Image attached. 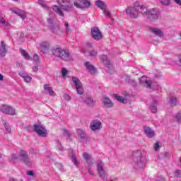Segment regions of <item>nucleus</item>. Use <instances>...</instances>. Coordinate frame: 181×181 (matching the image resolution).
<instances>
[{"mask_svg":"<svg viewBox=\"0 0 181 181\" xmlns=\"http://www.w3.org/2000/svg\"><path fill=\"white\" fill-rule=\"evenodd\" d=\"M24 81H25L26 83H30L32 81V77H30V76H25L23 78Z\"/></svg>","mask_w":181,"mask_h":181,"instance_id":"42","label":"nucleus"},{"mask_svg":"<svg viewBox=\"0 0 181 181\" xmlns=\"http://www.w3.org/2000/svg\"><path fill=\"white\" fill-rule=\"evenodd\" d=\"M72 8H73V6H69V5H66V6L61 5V7H59V6H56V5H54L52 6V8L53 9V11H54L56 13L59 15V16H64V13H63V11H62V9H63L64 11H71Z\"/></svg>","mask_w":181,"mask_h":181,"instance_id":"6","label":"nucleus"},{"mask_svg":"<svg viewBox=\"0 0 181 181\" xmlns=\"http://www.w3.org/2000/svg\"><path fill=\"white\" fill-rule=\"evenodd\" d=\"M64 98L65 100H66V101H70V100H71V98L70 97V95L67 94H64Z\"/></svg>","mask_w":181,"mask_h":181,"instance_id":"50","label":"nucleus"},{"mask_svg":"<svg viewBox=\"0 0 181 181\" xmlns=\"http://www.w3.org/2000/svg\"><path fill=\"white\" fill-rule=\"evenodd\" d=\"M0 81H4V75L0 74Z\"/></svg>","mask_w":181,"mask_h":181,"instance_id":"60","label":"nucleus"},{"mask_svg":"<svg viewBox=\"0 0 181 181\" xmlns=\"http://www.w3.org/2000/svg\"><path fill=\"white\" fill-rule=\"evenodd\" d=\"M95 5L99 8V9H101L102 11L105 9V8H107V4L105 2L101 1V0H97L95 1Z\"/></svg>","mask_w":181,"mask_h":181,"instance_id":"27","label":"nucleus"},{"mask_svg":"<svg viewBox=\"0 0 181 181\" xmlns=\"http://www.w3.org/2000/svg\"><path fill=\"white\" fill-rule=\"evenodd\" d=\"M27 175H28V176H32L33 177H35V173H33V171H28Z\"/></svg>","mask_w":181,"mask_h":181,"instance_id":"51","label":"nucleus"},{"mask_svg":"<svg viewBox=\"0 0 181 181\" xmlns=\"http://www.w3.org/2000/svg\"><path fill=\"white\" fill-rule=\"evenodd\" d=\"M88 173L90 174V175H94V174L93 173V170H91V165H88Z\"/></svg>","mask_w":181,"mask_h":181,"instance_id":"52","label":"nucleus"},{"mask_svg":"<svg viewBox=\"0 0 181 181\" xmlns=\"http://www.w3.org/2000/svg\"><path fill=\"white\" fill-rule=\"evenodd\" d=\"M158 101L153 100V104L150 106V110L153 114H156L158 112Z\"/></svg>","mask_w":181,"mask_h":181,"instance_id":"30","label":"nucleus"},{"mask_svg":"<svg viewBox=\"0 0 181 181\" xmlns=\"http://www.w3.org/2000/svg\"><path fill=\"white\" fill-rule=\"evenodd\" d=\"M144 16H147V19L150 21H156L159 19V10L156 8H153L148 11V8L146 7V12L143 13Z\"/></svg>","mask_w":181,"mask_h":181,"instance_id":"4","label":"nucleus"},{"mask_svg":"<svg viewBox=\"0 0 181 181\" xmlns=\"http://www.w3.org/2000/svg\"><path fill=\"white\" fill-rule=\"evenodd\" d=\"M150 30L154 35H156V36H159V37H162V36H163V32L158 28H151Z\"/></svg>","mask_w":181,"mask_h":181,"instance_id":"28","label":"nucleus"},{"mask_svg":"<svg viewBox=\"0 0 181 181\" xmlns=\"http://www.w3.org/2000/svg\"><path fill=\"white\" fill-rule=\"evenodd\" d=\"M99 59L105 66H107V67H110V66H111V62L108 60L107 55H100Z\"/></svg>","mask_w":181,"mask_h":181,"instance_id":"24","label":"nucleus"},{"mask_svg":"<svg viewBox=\"0 0 181 181\" xmlns=\"http://www.w3.org/2000/svg\"><path fill=\"white\" fill-rule=\"evenodd\" d=\"M72 81L75 85L77 93L80 95H83V94H84V88H83V84L81 83V81H80V79L76 76H74L72 77Z\"/></svg>","mask_w":181,"mask_h":181,"instance_id":"8","label":"nucleus"},{"mask_svg":"<svg viewBox=\"0 0 181 181\" xmlns=\"http://www.w3.org/2000/svg\"><path fill=\"white\" fill-rule=\"evenodd\" d=\"M51 52L55 57L64 60V62H71L73 57L69 52V49H64L60 47H54L52 48Z\"/></svg>","mask_w":181,"mask_h":181,"instance_id":"2","label":"nucleus"},{"mask_svg":"<svg viewBox=\"0 0 181 181\" xmlns=\"http://www.w3.org/2000/svg\"><path fill=\"white\" fill-rule=\"evenodd\" d=\"M11 159L12 160H16V159H18V156L16 154H12Z\"/></svg>","mask_w":181,"mask_h":181,"instance_id":"53","label":"nucleus"},{"mask_svg":"<svg viewBox=\"0 0 181 181\" xmlns=\"http://www.w3.org/2000/svg\"><path fill=\"white\" fill-rule=\"evenodd\" d=\"M0 26L1 28H8V26H9V23L6 22V21H5V18H1Z\"/></svg>","mask_w":181,"mask_h":181,"instance_id":"34","label":"nucleus"},{"mask_svg":"<svg viewBox=\"0 0 181 181\" xmlns=\"http://www.w3.org/2000/svg\"><path fill=\"white\" fill-rule=\"evenodd\" d=\"M144 132L148 138H153L155 136V131L148 126H144Z\"/></svg>","mask_w":181,"mask_h":181,"instance_id":"18","label":"nucleus"},{"mask_svg":"<svg viewBox=\"0 0 181 181\" xmlns=\"http://www.w3.org/2000/svg\"><path fill=\"white\" fill-rule=\"evenodd\" d=\"M175 177H179V178L181 177V170H175Z\"/></svg>","mask_w":181,"mask_h":181,"instance_id":"46","label":"nucleus"},{"mask_svg":"<svg viewBox=\"0 0 181 181\" xmlns=\"http://www.w3.org/2000/svg\"><path fill=\"white\" fill-rule=\"evenodd\" d=\"M126 14L132 19H138L139 13L144 15L146 12V6L140 4L139 1L134 2L133 6H129L125 9Z\"/></svg>","mask_w":181,"mask_h":181,"instance_id":"1","label":"nucleus"},{"mask_svg":"<svg viewBox=\"0 0 181 181\" xmlns=\"http://www.w3.org/2000/svg\"><path fill=\"white\" fill-rule=\"evenodd\" d=\"M20 53H21L22 56H23V57L26 59V60H32V57H30V55H29L26 50L20 49Z\"/></svg>","mask_w":181,"mask_h":181,"instance_id":"32","label":"nucleus"},{"mask_svg":"<svg viewBox=\"0 0 181 181\" xmlns=\"http://www.w3.org/2000/svg\"><path fill=\"white\" fill-rule=\"evenodd\" d=\"M175 2L177 4V5H181V0H174Z\"/></svg>","mask_w":181,"mask_h":181,"instance_id":"58","label":"nucleus"},{"mask_svg":"<svg viewBox=\"0 0 181 181\" xmlns=\"http://www.w3.org/2000/svg\"><path fill=\"white\" fill-rule=\"evenodd\" d=\"M76 134L80 136L82 141H87V139H88V136H87L86 132H84V131L81 129H78L76 130Z\"/></svg>","mask_w":181,"mask_h":181,"instance_id":"25","label":"nucleus"},{"mask_svg":"<svg viewBox=\"0 0 181 181\" xmlns=\"http://www.w3.org/2000/svg\"><path fill=\"white\" fill-rule=\"evenodd\" d=\"M69 0H58V4L62 5V4H64L65 2H68Z\"/></svg>","mask_w":181,"mask_h":181,"instance_id":"54","label":"nucleus"},{"mask_svg":"<svg viewBox=\"0 0 181 181\" xmlns=\"http://www.w3.org/2000/svg\"><path fill=\"white\" fill-rule=\"evenodd\" d=\"M20 157L21 162H23L25 165L28 166H30L32 163L30 162V158H29V156L28 155V152L25 150H21L20 151Z\"/></svg>","mask_w":181,"mask_h":181,"instance_id":"9","label":"nucleus"},{"mask_svg":"<svg viewBox=\"0 0 181 181\" xmlns=\"http://www.w3.org/2000/svg\"><path fill=\"white\" fill-rule=\"evenodd\" d=\"M34 131L39 136H42L43 138L47 136V129L41 124H35Z\"/></svg>","mask_w":181,"mask_h":181,"instance_id":"5","label":"nucleus"},{"mask_svg":"<svg viewBox=\"0 0 181 181\" xmlns=\"http://www.w3.org/2000/svg\"><path fill=\"white\" fill-rule=\"evenodd\" d=\"M50 49V44L47 42H42L40 44V52L46 54Z\"/></svg>","mask_w":181,"mask_h":181,"instance_id":"17","label":"nucleus"},{"mask_svg":"<svg viewBox=\"0 0 181 181\" xmlns=\"http://www.w3.org/2000/svg\"><path fill=\"white\" fill-rule=\"evenodd\" d=\"M155 77H156V78H160V77H162V74H156V75H155Z\"/></svg>","mask_w":181,"mask_h":181,"instance_id":"57","label":"nucleus"},{"mask_svg":"<svg viewBox=\"0 0 181 181\" xmlns=\"http://www.w3.org/2000/svg\"><path fill=\"white\" fill-rule=\"evenodd\" d=\"M160 2L163 5H169V4H170V0H160Z\"/></svg>","mask_w":181,"mask_h":181,"instance_id":"48","label":"nucleus"},{"mask_svg":"<svg viewBox=\"0 0 181 181\" xmlns=\"http://www.w3.org/2000/svg\"><path fill=\"white\" fill-rule=\"evenodd\" d=\"M64 136H66L67 139L71 138V134H70L69 130H67L66 129H64Z\"/></svg>","mask_w":181,"mask_h":181,"instance_id":"39","label":"nucleus"},{"mask_svg":"<svg viewBox=\"0 0 181 181\" xmlns=\"http://www.w3.org/2000/svg\"><path fill=\"white\" fill-rule=\"evenodd\" d=\"M159 148H160V142L157 141L154 145L155 151H159Z\"/></svg>","mask_w":181,"mask_h":181,"instance_id":"47","label":"nucleus"},{"mask_svg":"<svg viewBox=\"0 0 181 181\" xmlns=\"http://www.w3.org/2000/svg\"><path fill=\"white\" fill-rule=\"evenodd\" d=\"M69 156L71 160V162L78 168L80 166V161H78V159H77V157L76 156V153H74L73 149H69Z\"/></svg>","mask_w":181,"mask_h":181,"instance_id":"15","label":"nucleus"},{"mask_svg":"<svg viewBox=\"0 0 181 181\" xmlns=\"http://www.w3.org/2000/svg\"><path fill=\"white\" fill-rule=\"evenodd\" d=\"M74 5L76 8H81L83 9L84 8H90V6H91V3L87 0H76L74 2Z\"/></svg>","mask_w":181,"mask_h":181,"instance_id":"10","label":"nucleus"},{"mask_svg":"<svg viewBox=\"0 0 181 181\" xmlns=\"http://www.w3.org/2000/svg\"><path fill=\"white\" fill-rule=\"evenodd\" d=\"M156 181H165V178H158Z\"/></svg>","mask_w":181,"mask_h":181,"instance_id":"61","label":"nucleus"},{"mask_svg":"<svg viewBox=\"0 0 181 181\" xmlns=\"http://www.w3.org/2000/svg\"><path fill=\"white\" fill-rule=\"evenodd\" d=\"M175 119L177 122L180 123L181 122V112H178L175 117Z\"/></svg>","mask_w":181,"mask_h":181,"instance_id":"43","label":"nucleus"},{"mask_svg":"<svg viewBox=\"0 0 181 181\" xmlns=\"http://www.w3.org/2000/svg\"><path fill=\"white\" fill-rule=\"evenodd\" d=\"M132 159L139 168H144L146 158L142 156V152L139 150L133 153Z\"/></svg>","mask_w":181,"mask_h":181,"instance_id":"3","label":"nucleus"},{"mask_svg":"<svg viewBox=\"0 0 181 181\" xmlns=\"http://www.w3.org/2000/svg\"><path fill=\"white\" fill-rule=\"evenodd\" d=\"M83 159H85L86 163L89 165V166H93V160H91V155L88 154V153H83Z\"/></svg>","mask_w":181,"mask_h":181,"instance_id":"26","label":"nucleus"},{"mask_svg":"<svg viewBox=\"0 0 181 181\" xmlns=\"http://www.w3.org/2000/svg\"><path fill=\"white\" fill-rule=\"evenodd\" d=\"M44 90L46 94H49V95H51L52 97H54L56 95V93L53 90V88L50 87L49 84L44 85Z\"/></svg>","mask_w":181,"mask_h":181,"instance_id":"22","label":"nucleus"},{"mask_svg":"<svg viewBox=\"0 0 181 181\" xmlns=\"http://www.w3.org/2000/svg\"><path fill=\"white\" fill-rule=\"evenodd\" d=\"M1 112L8 115H15V109L11 106L4 105L1 109Z\"/></svg>","mask_w":181,"mask_h":181,"instance_id":"13","label":"nucleus"},{"mask_svg":"<svg viewBox=\"0 0 181 181\" xmlns=\"http://www.w3.org/2000/svg\"><path fill=\"white\" fill-rule=\"evenodd\" d=\"M47 23L49 24V29H51L53 33H55V35H59V30H60L59 25H54L52 18H47Z\"/></svg>","mask_w":181,"mask_h":181,"instance_id":"14","label":"nucleus"},{"mask_svg":"<svg viewBox=\"0 0 181 181\" xmlns=\"http://www.w3.org/2000/svg\"><path fill=\"white\" fill-rule=\"evenodd\" d=\"M68 73H69V71H67V69H66V68H62V77H66V76H67Z\"/></svg>","mask_w":181,"mask_h":181,"instance_id":"41","label":"nucleus"},{"mask_svg":"<svg viewBox=\"0 0 181 181\" xmlns=\"http://www.w3.org/2000/svg\"><path fill=\"white\" fill-rule=\"evenodd\" d=\"M140 84H142L144 87H146V88H151L152 87V81H148V78L146 76H142L139 78Z\"/></svg>","mask_w":181,"mask_h":181,"instance_id":"16","label":"nucleus"},{"mask_svg":"<svg viewBox=\"0 0 181 181\" xmlns=\"http://www.w3.org/2000/svg\"><path fill=\"white\" fill-rule=\"evenodd\" d=\"M170 104L171 107H175L176 104H177V99L176 97L171 96L170 98Z\"/></svg>","mask_w":181,"mask_h":181,"instance_id":"33","label":"nucleus"},{"mask_svg":"<svg viewBox=\"0 0 181 181\" xmlns=\"http://www.w3.org/2000/svg\"><path fill=\"white\" fill-rule=\"evenodd\" d=\"M102 103L103 105L106 107V108H112V107H114V103H112L111 99L107 96L103 97Z\"/></svg>","mask_w":181,"mask_h":181,"instance_id":"19","label":"nucleus"},{"mask_svg":"<svg viewBox=\"0 0 181 181\" xmlns=\"http://www.w3.org/2000/svg\"><path fill=\"white\" fill-rule=\"evenodd\" d=\"M85 66L86 67V70H88V71H89L90 74L93 75V74H95V73H97V69H95V67L93 66V65L91 64V63L86 62Z\"/></svg>","mask_w":181,"mask_h":181,"instance_id":"21","label":"nucleus"},{"mask_svg":"<svg viewBox=\"0 0 181 181\" xmlns=\"http://www.w3.org/2000/svg\"><path fill=\"white\" fill-rule=\"evenodd\" d=\"M64 26H65V33H70L71 32V29H70V25H69V23L65 21L64 22Z\"/></svg>","mask_w":181,"mask_h":181,"instance_id":"36","label":"nucleus"},{"mask_svg":"<svg viewBox=\"0 0 181 181\" xmlns=\"http://www.w3.org/2000/svg\"><path fill=\"white\" fill-rule=\"evenodd\" d=\"M89 56H90V57H95V56H97V54H98V52L95 50H92V51H89Z\"/></svg>","mask_w":181,"mask_h":181,"instance_id":"38","label":"nucleus"},{"mask_svg":"<svg viewBox=\"0 0 181 181\" xmlns=\"http://www.w3.org/2000/svg\"><path fill=\"white\" fill-rule=\"evenodd\" d=\"M103 15L106 16V18H111V12H110V10H108V8L106 7L103 10Z\"/></svg>","mask_w":181,"mask_h":181,"instance_id":"35","label":"nucleus"},{"mask_svg":"<svg viewBox=\"0 0 181 181\" xmlns=\"http://www.w3.org/2000/svg\"><path fill=\"white\" fill-rule=\"evenodd\" d=\"M13 12L18 15V16H20L21 18H22V19H25V18H26V13H25V11L22 10H14L13 11Z\"/></svg>","mask_w":181,"mask_h":181,"instance_id":"31","label":"nucleus"},{"mask_svg":"<svg viewBox=\"0 0 181 181\" xmlns=\"http://www.w3.org/2000/svg\"><path fill=\"white\" fill-rule=\"evenodd\" d=\"M19 76H21V77H23V78H24L25 76H26V74H25V72H20Z\"/></svg>","mask_w":181,"mask_h":181,"instance_id":"55","label":"nucleus"},{"mask_svg":"<svg viewBox=\"0 0 181 181\" xmlns=\"http://www.w3.org/2000/svg\"><path fill=\"white\" fill-rule=\"evenodd\" d=\"M0 56L1 57H5L6 56V45L5 42L1 41L0 45Z\"/></svg>","mask_w":181,"mask_h":181,"instance_id":"23","label":"nucleus"},{"mask_svg":"<svg viewBox=\"0 0 181 181\" xmlns=\"http://www.w3.org/2000/svg\"><path fill=\"white\" fill-rule=\"evenodd\" d=\"M101 127H103V123L98 119H95L90 122L89 127L91 131H98L101 129Z\"/></svg>","mask_w":181,"mask_h":181,"instance_id":"11","label":"nucleus"},{"mask_svg":"<svg viewBox=\"0 0 181 181\" xmlns=\"http://www.w3.org/2000/svg\"><path fill=\"white\" fill-rule=\"evenodd\" d=\"M85 47H86V49H92V47H93V42H86Z\"/></svg>","mask_w":181,"mask_h":181,"instance_id":"44","label":"nucleus"},{"mask_svg":"<svg viewBox=\"0 0 181 181\" xmlns=\"http://www.w3.org/2000/svg\"><path fill=\"white\" fill-rule=\"evenodd\" d=\"M179 62H180V66H181V55L179 57Z\"/></svg>","mask_w":181,"mask_h":181,"instance_id":"63","label":"nucleus"},{"mask_svg":"<svg viewBox=\"0 0 181 181\" xmlns=\"http://www.w3.org/2000/svg\"><path fill=\"white\" fill-rule=\"evenodd\" d=\"M82 100L83 103L88 105V107H93V105L95 104V101H94V99L90 95H83L82 96Z\"/></svg>","mask_w":181,"mask_h":181,"instance_id":"12","label":"nucleus"},{"mask_svg":"<svg viewBox=\"0 0 181 181\" xmlns=\"http://www.w3.org/2000/svg\"><path fill=\"white\" fill-rule=\"evenodd\" d=\"M90 34L95 40H101L104 38V35H103V32L100 30V28L98 27H93L90 30Z\"/></svg>","mask_w":181,"mask_h":181,"instance_id":"7","label":"nucleus"},{"mask_svg":"<svg viewBox=\"0 0 181 181\" xmlns=\"http://www.w3.org/2000/svg\"><path fill=\"white\" fill-rule=\"evenodd\" d=\"M38 4H39V5H40V6H42V8H47V5L46 3H45V1H43L42 0H39V1H38Z\"/></svg>","mask_w":181,"mask_h":181,"instance_id":"45","label":"nucleus"},{"mask_svg":"<svg viewBox=\"0 0 181 181\" xmlns=\"http://www.w3.org/2000/svg\"><path fill=\"white\" fill-rule=\"evenodd\" d=\"M113 95L117 101H119L120 103H122V104H127L128 103V100L124 97L119 96L117 94H114Z\"/></svg>","mask_w":181,"mask_h":181,"instance_id":"29","label":"nucleus"},{"mask_svg":"<svg viewBox=\"0 0 181 181\" xmlns=\"http://www.w3.org/2000/svg\"><path fill=\"white\" fill-rule=\"evenodd\" d=\"M33 71H37V70H39V68H37V66H34L33 68Z\"/></svg>","mask_w":181,"mask_h":181,"instance_id":"59","label":"nucleus"},{"mask_svg":"<svg viewBox=\"0 0 181 181\" xmlns=\"http://www.w3.org/2000/svg\"><path fill=\"white\" fill-rule=\"evenodd\" d=\"M17 63V66L18 67H22L21 64H20L19 62H16Z\"/></svg>","mask_w":181,"mask_h":181,"instance_id":"62","label":"nucleus"},{"mask_svg":"<svg viewBox=\"0 0 181 181\" xmlns=\"http://www.w3.org/2000/svg\"><path fill=\"white\" fill-rule=\"evenodd\" d=\"M98 172L100 175V177L103 179V180H107V174H105V171L104 170V167H103L101 164H98Z\"/></svg>","mask_w":181,"mask_h":181,"instance_id":"20","label":"nucleus"},{"mask_svg":"<svg viewBox=\"0 0 181 181\" xmlns=\"http://www.w3.org/2000/svg\"><path fill=\"white\" fill-rule=\"evenodd\" d=\"M59 151H64L63 147H60V148H59Z\"/></svg>","mask_w":181,"mask_h":181,"instance_id":"64","label":"nucleus"},{"mask_svg":"<svg viewBox=\"0 0 181 181\" xmlns=\"http://www.w3.org/2000/svg\"><path fill=\"white\" fill-rule=\"evenodd\" d=\"M128 83L130 84V86H132V87H136V81L134 80L129 79Z\"/></svg>","mask_w":181,"mask_h":181,"instance_id":"40","label":"nucleus"},{"mask_svg":"<svg viewBox=\"0 0 181 181\" xmlns=\"http://www.w3.org/2000/svg\"><path fill=\"white\" fill-rule=\"evenodd\" d=\"M33 60L35 63H38L39 62V55L38 54H35L33 56Z\"/></svg>","mask_w":181,"mask_h":181,"instance_id":"49","label":"nucleus"},{"mask_svg":"<svg viewBox=\"0 0 181 181\" xmlns=\"http://www.w3.org/2000/svg\"><path fill=\"white\" fill-rule=\"evenodd\" d=\"M4 127L6 131L8 133L11 134L12 132V129L11 128V126H9L8 123L4 122Z\"/></svg>","mask_w":181,"mask_h":181,"instance_id":"37","label":"nucleus"},{"mask_svg":"<svg viewBox=\"0 0 181 181\" xmlns=\"http://www.w3.org/2000/svg\"><path fill=\"white\" fill-rule=\"evenodd\" d=\"M164 156L165 158H169V156H170V153H169V152H165L164 153Z\"/></svg>","mask_w":181,"mask_h":181,"instance_id":"56","label":"nucleus"}]
</instances>
